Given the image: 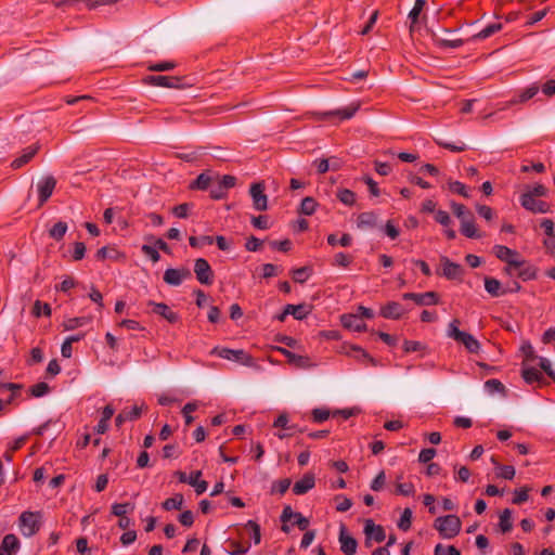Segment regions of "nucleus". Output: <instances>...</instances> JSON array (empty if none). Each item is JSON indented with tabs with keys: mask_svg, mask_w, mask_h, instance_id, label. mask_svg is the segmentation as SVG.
<instances>
[{
	"mask_svg": "<svg viewBox=\"0 0 555 555\" xmlns=\"http://www.w3.org/2000/svg\"><path fill=\"white\" fill-rule=\"evenodd\" d=\"M434 528L438 530L443 539H453L456 537L462 528L461 519L453 514L440 516L435 519Z\"/></svg>",
	"mask_w": 555,
	"mask_h": 555,
	"instance_id": "f03ea898",
	"label": "nucleus"
},
{
	"mask_svg": "<svg viewBox=\"0 0 555 555\" xmlns=\"http://www.w3.org/2000/svg\"><path fill=\"white\" fill-rule=\"evenodd\" d=\"M379 314L385 319L399 320L404 314V309L397 301H388L380 308Z\"/></svg>",
	"mask_w": 555,
	"mask_h": 555,
	"instance_id": "6ab92c4d",
	"label": "nucleus"
},
{
	"mask_svg": "<svg viewBox=\"0 0 555 555\" xmlns=\"http://www.w3.org/2000/svg\"><path fill=\"white\" fill-rule=\"evenodd\" d=\"M53 470L52 465H43L38 467L33 473V481L36 483L44 482L46 478L49 476L50 472Z\"/></svg>",
	"mask_w": 555,
	"mask_h": 555,
	"instance_id": "603ef678",
	"label": "nucleus"
},
{
	"mask_svg": "<svg viewBox=\"0 0 555 555\" xmlns=\"http://www.w3.org/2000/svg\"><path fill=\"white\" fill-rule=\"evenodd\" d=\"M210 354L220 357L225 360L238 362L245 366L254 365V358L251 354L247 353L243 349H230V348H220L215 347Z\"/></svg>",
	"mask_w": 555,
	"mask_h": 555,
	"instance_id": "20e7f679",
	"label": "nucleus"
},
{
	"mask_svg": "<svg viewBox=\"0 0 555 555\" xmlns=\"http://www.w3.org/2000/svg\"><path fill=\"white\" fill-rule=\"evenodd\" d=\"M40 518L41 515L39 512L33 513L26 511L21 514L18 518V527L24 537H33L39 531Z\"/></svg>",
	"mask_w": 555,
	"mask_h": 555,
	"instance_id": "39448f33",
	"label": "nucleus"
},
{
	"mask_svg": "<svg viewBox=\"0 0 555 555\" xmlns=\"http://www.w3.org/2000/svg\"><path fill=\"white\" fill-rule=\"evenodd\" d=\"M177 64L173 61H162L150 64L147 69L151 72H168L176 68Z\"/></svg>",
	"mask_w": 555,
	"mask_h": 555,
	"instance_id": "13d9d810",
	"label": "nucleus"
},
{
	"mask_svg": "<svg viewBox=\"0 0 555 555\" xmlns=\"http://www.w3.org/2000/svg\"><path fill=\"white\" fill-rule=\"evenodd\" d=\"M39 149H40V146L38 144L30 145V146H27L26 149H24L23 154L20 157L15 158L11 163V168L20 169L23 166H25L26 164H28L34 158V156L38 153Z\"/></svg>",
	"mask_w": 555,
	"mask_h": 555,
	"instance_id": "aec40b11",
	"label": "nucleus"
},
{
	"mask_svg": "<svg viewBox=\"0 0 555 555\" xmlns=\"http://www.w3.org/2000/svg\"><path fill=\"white\" fill-rule=\"evenodd\" d=\"M339 543L340 550L345 555H353L357 552L358 542L357 540L347 533L345 525L340 526L339 530Z\"/></svg>",
	"mask_w": 555,
	"mask_h": 555,
	"instance_id": "f3484780",
	"label": "nucleus"
},
{
	"mask_svg": "<svg viewBox=\"0 0 555 555\" xmlns=\"http://www.w3.org/2000/svg\"><path fill=\"white\" fill-rule=\"evenodd\" d=\"M377 224V215L373 211L361 212L357 218V225L360 229L374 228Z\"/></svg>",
	"mask_w": 555,
	"mask_h": 555,
	"instance_id": "c756f323",
	"label": "nucleus"
},
{
	"mask_svg": "<svg viewBox=\"0 0 555 555\" xmlns=\"http://www.w3.org/2000/svg\"><path fill=\"white\" fill-rule=\"evenodd\" d=\"M120 257H124V255L119 250L107 246L101 247L95 254V258L101 261L105 260L106 258L118 260Z\"/></svg>",
	"mask_w": 555,
	"mask_h": 555,
	"instance_id": "4c0bfd02",
	"label": "nucleus"
},
{
	"mask_svg": "<svg viewBox=\"0 0 555 555\" xmlns=\"http://www.w3.org/2000/svg\"><path fill=\"white\" fill-rule=\"evenodd\" d=\"M440 261L442 263V270L441 272L438 270L437 274L442 275L448 280L462 281L464 268L460 263L451 261L446 256H442Z\"/></svg>",
	"mask_w": 555,
	"mask_h": 555,
	"instance_id": "1a4fd4ad",
	"label": "nucleus"
},
{
	"mask_svg": "<svg viewBox=\"0 0 555 555\" xmlns=\"http://www.w3.org/2000/svg\"><path fill=\"white\" fill-rule=\"evenodd\" d=\"M412 525V511L406 507L401 514V517L398 521V528L402 531H408Z\"/></svg>",
	"mask_w": 555,
	"mask_h": 555,
	"instance_id": "6e6d98bb",
	"label": "nucleus"
},
{
	"mask_svg": "<svg viewBox=\"0 0 555 555\" xmlns=\"http://www.w3.org/2000/svg\"><path fill=\"white\" fill-rule=\"evenodd\" d=\"M448 185L449 190L453 193H456L465 198H468L470 196L466 185L460 181H449Z\"/></svg>",
	"mask_w": 555,
	"mask_h": 555,
	"instance_id": "e2e57ef3",
	"label": "nucleus"
},
{
	"mask_svg": "<svg viewBox=\"0 0 555 555\" xmlns=\"http://www.w3.org/2000/svg\"><path fill=\"white\" fill-rule=\"evenodd\" d=\"M135 508V504L133 502H125V503H114L112 505L111 513L116 517L126 516L128 513H132Z\"/></svg>",
	"mask_w": 555,
	"mask_h": 555,
	"instance_id": "473e14b6",
	"label": "nucleus"
},
{
	"mask_svg": "<svg viewBox=\"0 0 555 555\" xmlns=\"http://www.w3.org/2000/svg\"><path fill=\"white\" fill-rule=\"evenodd\" d=\"M451 208L455 217L461 220V223L463 222V220L473 219L474 217L472 211L468 210L466 206L463 204L451 202Z\"/></svg>",
	"mask_w": 555,
	"mask_h": 555,
	"instance_id": "37998d69",
	"label": "nucleus"
},
{
	"mask_svg": "<svg viewBox=\"0 0 555 555\" xmlns=\"http://www.w3.org/2000/svg\"><path fill=\"white\" fill-rule=\"evenodd\" d=\"M30 396L40 398L48 395L51 391L50 386L46 382H39L29 388Z\"/></svg>",
	"mask_w": 555,
	"mask_h": 555,
	"instance_id": "3c124183",
	"label": "nucleus"
},
{
	"mask_svg": "<svg viewBox=\"0 0 555 555\" xmlns=\"http://www.w3.org/2000/svg\"><path fill=\"white\" fill-rule=\"evenodd\" d=\"M502 29L501 23H492L473 36L475 40H485Z\"/></svg>",
	"mask_w": 555,
	"mask_h": 555,
	"instance_id": "ea45409f",
	"label": "nucleus"
},
{
	"mask_svg": "<svg viewBox=\"0 0 555 555\" xmlns=\"http://www.w3.org/2000/svg\"><path fill=\"white\" fill-rule=\"evenodd\" d=\"M192 273L189 268H168L164 272L163 280L166 284L170 286H179L182 284L184 280L191 279Z\"/></svg>",
	"mask_w": 555,
	"mask_h": 555,
	"instance_id": "6e6552de",
	"label": "nucleus"
},
{
	"mask_svg": "<svg viewBox=\"0 0 555 555\" xmlns=\"http://www.w3.org/2000/svg\"><path fill=\"white\" fill-rule=\"evenodd\" d=\"M460 320L454 319L449 323L448 335L455 341L462 344L469 353H478L480 343L472 334L459 328Z\"/></svg>",
	"mask_w": 555,
	"mask_h": 555,
	"instance_id": "f257e3e1",
	"label": "nucleus"
},
{
	"mask_svg": "<svg viewBox=\"0 0 555 555\" xmlns=\"http://www.w3.org/2000/svg\"><path fill=\"white\" fill-rule=\"evenodd\" d=\"M194 273L197 281L203 285H211L214 283L215 273L211 266L205 258H197L194 262Z\"/></svg>",
	"mask_w": 555,
	"mask_h": 555,
	"instance_id": "423d86ee",
	"label": "nucleus"
},
{
	"mask_svg": "<svg viewBox=\"0 0 555 555\" xmlns=\"http://www.w3.org/2000/svg\"><path fill=\"white\" fill-rule=\"evenodd\" d=\"M494 255L501 261L507 263L508 261H517L516 257L519 256V253L516 249H512L504 245H494L493 247Z\"/></svg>",
	"mask_w": 555,
	"mask_h": 555,
	"instance_id": "b1692460",
	"label": "nucleus"
},
{
	"mask_svg": "<svg viewBox=\"0 0 555 555\" xmlns=\"http://www.w3.org/2000/svg\"><path fill=\"white\" fill-rule=\"evenodd\" d=\"M51 313H52V309H51V306L48 302H42L39 299H37L34 302V306H33V309H31V314L35 318H41L42 315L51 317Z\"/></svg>",
	"mask_w": 555,
	"mask_h": 555,
	"instance_id": "79ce46f5",
	"label": "nucleus"
},
{
	"mask_svg": "<svg viewBox=\"0 0 555 555\" xmlns=\"http://www.w3.org/2000/svg\"><path fill=\"white\" fill-rule=\"evenodd\" d=\"M337 199L346 206H353L356 204V193L349 189L340 188L336 192Z\"/></svg>",
	"mask_w": 555,
	"mask_h": 555,
	"instance_id": "72a5a7b5",
	"label": "nucleus"
},
{
	"mask_svg": "<svg viewBox=\"0 0 555 555\" xmlns=\"http://www.w3.org/2000/svg\"><path fill=\"white\" fill-rule=\"evenodd\" d=\"M435 143L446 150L451 152H464L467 147L463 142H459V144L447 142L442 139H434Z\"/></svg>",
	"mask_w": 555,
	"mask_h": 555,
	"instance_id": "5fc2aeb1",
	"label": "nucleus"
},
{
	"mask_svg": "<svg viewBox=\"0 0 555 555\" xmlns=\"http://www.w3.org/2000/svg\"><path fill=\"white\" fill-rule=\"evenodd\" d=\"M364 533H365V545L371 546L370 540H374L377 543H380L385 540L386 533L380 525H376L372 519H366L364 524Z\"/></svg>",
	"mask_w": 555,
	"mask_h": 555,
	"instance_id": "4468645a",
	"label": "nucleus"
},
{
	"mask_svg": "<svg viewBox=\"0 0 555 555\" xmlns=\"http://www.w3.org/2000/svg\"><path fill=\"white\" fill-rule=\"evenodd\" d=\"M143 81L146 85L169 89H186L192 86L191 82L186 81V77L181 76L150 75Z\"/></svg>",
	"mask_w": 555,
	"mask_h": 555,
	"instance_id": "7ed1b4c3",
	"label": "nucleus"
},
{
	"mask_svg": "<svg viewBox=\"0 0 555 555\" xmlns=\"http://www.w3.org/2000/svg\"><path fill=\"white\" fill-rule=\"evenodd\" d=\"M351 262H352V256L345 254L343 251H339L334 256L332 264L336 266V267L347 268L351 264Z\"/></svg>",
	"mask_w": 555,
	"mask_h": 555,
	"instance_id": "680f3d73",
	"label": "nucleus"
},
{
	"mask_svg": "<svg viewBox=\"0 0 555 555\" xmlns=\"http://www.w3.org/2000/svg\"><path fill=\"white\" fill-rule=\"evenodd\" d=\"M66 231L67 223L64 221H59L49 230V235L50 237L59 242L63 240L64 235L66 234Z\"/></svg>",
	"mask_w": 555,
	"mask_h": 555,
	"instance_id": "09e8293b",
	"label": "nucleus"
},
{
	"mask_svg": "<svg viewBox=\"0 0 555 555\" xmlns=\"http://www.w3.org/2000/svg\"><path fill=\"white\" fill-rule=\"evenodd\" d=\"M56 186V179L53 176L43 177L37 184L39 205H43L52 195Z\"/></svg>",
	"mask_w": 555,
	"mask_h": 555,
	"instance_id": "2eb2a0df",
	"label": "nucleus"
},
{
	"mask_svg": "<svg viewBox=\"0 0 555 555\" xmlns=\"http://www.w3.org/2000/svg\"><path fill=\"white\" fill-rule=\"evenodd\" d=\"M360 104L359 103H351L350 105L333 111H326L320 113L322 120H331L334 117L338 118V120H347L352 118L356 113L359 111Z\"/></svg>",
	"mask_w": 555,
	"mask_h": 555,
	"instance_id": "9d476101",
	"label": "nucleus"
},
{
	"mask_svg": "<svg viewBox=\"0 0 555 555\" xmlns=\"http://www.w3.org/2000/svg\"><path fill=\"white\" fill-rule=\"evenodd\" d=\"M182 504H183V495L181 493H176L172 498L165 500L162 503V506L166 511H171V509H181Z\"/></svg>",
	"mask_w": 555,
	"mask_h": 555,
	"instance_id": "de8ad7c7",
	"label": "nucleus"
},
{
	"mask_svg": "<svg viewBox=\"0 0 555 555\" xmlns=\"http://www.w3.org/2000/svg\"><path fill=\"white\" fill-rule=\"evenodd\" d=\"M149 307H153V312L157 315H160L165 320H167L170 324H176L180 322L181 317L179 313L172 311L168 305L164 302H155L153 300H150L147 302Z\"/></svg>",
	"mask_w": 555,
	"mask_h": 555,
	"instance_id": "dca6fc26",
	"label": "nucleus"
},
{
	"mask_svg": "<svg viewBox=\"0 0 555 555\" xmlns=\"http://www.w3.org/2000/svg\"><path fill=\"white\" fill-rule=\"evenodd\" d=\"M485 289L491 297L504 296V286L502 283L492 276H485Z\"/></svg>",
	"mask_w": 555,
	"mask_h": 555,
	"instance_id": "cd10ccee",
	"label": "nucleus"
},
{
	"mask_svg": "<svg viewBox=\"0 0 555 555\" xmlns=\"http://www.w3.org/2000/svg\"><path fill=\"white\" fill-rule=\"evenodd\" d=\"M485 388L490 393H493V392H504L505 391V386L503 385V383L500 382L499 379H495V378L488 379L485 383Z\"/></svg>",
	"mask_w": 555,
	"mask_h": 555,
	"instance_id": "69168bd1",
	"label": "nucleus"
},
{
	"mask_svg": "<svg viewBox=\"0 0 555 555\" xmlns=\"http://www.w3.org/2000/svg\"><path fill=\"white\" fill-rule=\"evenodd\" d=\"M492 463L494 464V474L498 478L504 480H512L515 476V467L513 465H503L500 464L495 457H491Z\"/></svg>",
	"mask_w": 555,
	"mask_h": 555,
	"instance_id": "c85d7f7f",
	"label": "nucleus"
},
{
	"mask_svg": "<svg viewBox=\"0 0 555 555\" xmlns=\"http://www.w3.org/2000/svg\"><path fill=\"white\" fill-rule=\"evenodd\" d=\"M520 205L528 211L533 214H546L551 210V205L544 201L535 199L529 194L520 195Z\"/></svg>",
	"mask_w": 555,
	"mask_h": 555,
	"instance_id": "ddd939ff",
	"label": "nucleus"
},
{
	"mask_svg": "<svg viewBox=\"0 0 555 555\" xmlns=\"http://www.w3.org/2000/svg\"><path fill=\"white\" fill-rule=\"evenodd\" d=\"M214 243V236L202 235V236H190L189 244L193 248H202L205 245H211Z\"/></svg>",
	"mask_w": 555,
	"mask_h": 555,
	"instance_id": "864d4df0",
	"label": "nucleus"
},
{
	"mask_svg": "<svg viewBox=\"0 0 555 555\" xmlns=\"http://www.w3.org/2000/svg\"><path fill=\"white\" fill-rule=\"evenodd\" d=\"M461 233L468 238H480L481 234L477 231L474 218L468 220H463L461 223Z\"/></svg>",
	"mask_w": 555,
	"mask_h": 555,
	"instance_id": "e433bc0d",
	"label": "nucleus"
},
{
	"mask_svg": "<svg viewBox=\"0 0 555 555\" xmlns=\"http://www.w3.org/2000/svg\"><path fill=\"white\" fill-rule=\"evenodd\" d=\"M350 350L357 352L354 358L358 361L366 360L372 366L378 365V361L375 358H373L369 352H366L362 347L352 345V346H350Z\"/></svg>",
	"mask_w": 555,
	"mask_h": 555,
	"instance_id": "c03bdc74",
	"label": "nucleus"
},
{
	"mask_svg": "<svg viewBox=\"0 0 555 555\" xmlns=\"http://www.w3.org/2000/svg\"><path fill=\"white\" fill-rule=\"evenodd\" d=\"M414 304L417 306H434L440 304V295L430 291L425 293H416Z\"/></svg>",
	"mask_w": 555,
	"mask_h": 555,
	"instance_id": "393cba45",
	"label": "nucleus"
},
{
	"mask_svg": "<svg viewBox=\"0 0 555 555\" xmlns=\"http://www.w3.org/2000/svg\"><path fill=\"white\" fill-rule=\"evenodd\" d=\"M519 262H524L520 267L517 268L516 276L524 282L532 281L538 278V268L534 264L529 263L525 259L518 260Z\"/></svg>",
	"mask_w": 555,
	"mask_h": 555,
	"instance_id": "412c9836",
	"label": "nucleus"
},
{
	"mask_svg": "<svg viewBox=\"0 0 555 555\" xmlns=\"http://www.w3.org/2000/svg\"><path fill=\"white\" fill-rule=\"evenodd\" d=\"M340 322L341 325L347 330L359 333L367 331L366 324L357 314L345 313L340 317Z\"/></svg>",
	"mask_w": 555,
	"mask_h": 555,
	"instance_id": "a211bd4d",
	"label": "nucleus"
},
{
	"mask_svg": "<svg viewBox=\"0 0 555 555\" xmlns=\"http://www.w3.org/2000/svg\"><path fill=\"white\" fill-rule=\"evenodd\" d=\"M319 204L313 197L307 196L302 198L298 212L300 215L311 216L315 212Z\"/></svg>",
	"mask_w": 555,
	"mask_h": 555,
	"instance_id": "f704fd0d",
	"label": "nucleus"
},
{
	"mask_svg": "<svg viewBox=\"0 0 555 555\" xmlns=\"http://www.w3.org/2000/svg\"><path fill=\"white\" fill-rule=\"evenodd\" d=\"M402 347H403V351L405 353L422 351V350L426 349V345H424L423 343H421L418 340H409V339H405L403 341Z\"/></svg>",
	"mask_w": 555,
	"mask_h": 555,
	"instance_id": "0e129e2a",
	"label": "nucleus"
},
{
	"mask_svg": "<svg viewBox=\"0 0 555 555\" xmlns=\"http://www.w3.org/2000/svg\"><path fill=\"white\" fill-rule=\"evenodd\" d=\"M264 189L263 182L253 183L249 189L254 208L259 211L268 209V197L264 194Z\"/></svg>",
	"mask_w": 555,
	"mask_h": 555,
	"instance_id": "f8f14e48",
	"label": "nucleus"
},
{
	"mask_svg": "<svg viewBox=\"0 0 555 555\" xmlns=\"http://www.w3.org/2000/svg\"><path fill=\"white\" fill-rule=\"evenodd\" d=\"M352 236L349 233H344L340 238H337L335 233H331L326 236V242L330 246L340 245L343 247H349L352 244Z\"/></svg>",
	"mask_w": 555,
	"mask_h": 555,
	"instance_id": "2f4dec72",
	"label": "nucleus"
},
{
	"mask_svg": "<svg viewBox=\"0 0 555 555\" xmlns=\"http://www.w3.org/2000/svg\"><path fill=\"white\" fill-rule=\"evenodd\" d=\"M168 482L171 483H188V474L182 470L172 472L169 476V479L163 478L162 483Z\"/></svg>",
	"mask_w": 555,
	"mask_h": 555,
	"instance_id": "052dcab7",
	"label": "nucleus"
},
{
	"mask_svg": "<svg viewBox=\"0 0 555 555\" xmlns=\"http://www.w3.org/2000/svg\"><path fill=\"white\" fill-rule=\"evenodd\" d=\"M434 555H461V552L453 545L444 547L442 544H437Z\"/></svg>",
	"mask_w": 555,
	"mask_h": 555,
	"instance_id": "774afa93",
	"label": "nucleus"
},
{
	"mask_svg": "<svg viewBox=\"0 0 555 555\" xmlns=\"http://www.w3.org/2000/svg\"><path fill=\"white\" fill-rule=\"evenodd\" d=\"M540 369L555 383V372L552 369L551 361L546 358L539 357Z\"/></svg>",
	"mask_w": 555,
	"mask_h": 555,
	"instance_id": "338daca9",
	"label": "nucleus"
},
{
	"mask_svg": "<svg viewBox=\"0 0 555 555\" xmlns=\"http://www.w3.org/2000/svg\"><path fill=\"white\" fill-rule=\"evenodd\" d=\"M499 526L503 533L512 530L513 524H512V511L511 509L505 508L501 513Z\"/></svg>",
	"mask_w": 555,
	"mask_h": 555,
	"instance_id": "8fccbe9b",
	"label": "nucleus"
},
{
	"mask_svg": "<svg viewBox=\"0 0 555 555\" xmlns=\"http://www.w3.org/2000/svg\"><path fill=\"white\" fill-rule=\"evenodd\" d=\"M539 92V87L537 85H532L525 90H522L517 96L511 100L512 104L525 103L532 99Z\"/></svg>",
	"mask_w": 555,
	"mask_h": 555,
	"instance_id": "c9c22d12",
	"label": "nucleus"
},
{
	"mask_svg": "<svg viewBox=\"0 0 555 555\" xmlns=\"http://www.w3.org/2000/svg\"><path fill=\"white\" fill-rule=\"evenodd\" d=\"M204 154H205L204 147L203 146H197V147H195L194 150H192L190 152L176 153L175 157L178 158V159H181V160H183L185 163H195Z\"/></svg>",
	"mask_w": 555,
	"mask_h": 555,
	"instance_id": "7c9ffc66",
	"label": "nucleus"
},
{
	"mask_svg": "<svg viewBox=\"0 0 555 555\" xmlns=\"http://www.w3.org/2000/svg\"><path fill=\"white\" fill-rule=\"evenodd\" d=\"M434 41L440 47V48H450V49H457L460 47H462L464 44V40L463 39H454V40H449V39H442V38H437L436 36H434Z\"/></svg>",
	"mask_w": 555,
	"mask_h": 555,
	"instance_id": "bf43d9fd",
	"label": "nucleus"
},
{
	"mask_svg": "<svg viewBox=\"0 0 555 555\" xmlns=\"http://www.w3.org/2000/svg\"><path fill=\"white\" fill-rule=\"evenodd\" d=\"M521 377L529 385L533 383H544L542 373L533 366H527L525 362L522 363Z\"/></svg>",
	"mask_w": 555,
	"mask_h": 555,
	"instance_id": "bb28decb",
	"label": "nucleus"
},
{
	"mask_svg": "<svg viewBox=\"0 0 555 555\" xmlns=\"http://www.w3.org/2000/svg\"><path fill=\"white\" fill-rule=\"evenodd\" d=\"M312 274V268L304 266L292 271V276L296 283L304 284Z\"/></svg>",
	"mask_w": 555,
	"mask_h": 555,
	"instance_id": "49530a36",
	"label": "nucleus"
},
{
	"mask_svg": "<svg viewBox=\"0 0 555 555\" xmlns=\"http://www.w3.org/2000/svg\"><path fill=\"white\" fill-rule=\"evenodd\" d=\"M142 414V409L138 405H133L130 409H124L116 417L115 425L116 427H120L127 421H135Z\"/></svg>",
	"mask_w": 555,
	"mask_h": 555,
	"instance_id": "5701e85b",
	"label": "nucleus"
},
{
	"mask_svg": "<svg viewBox=\"0 0 555 555\" xmlns=\"http://www.w3.org/2000/svg\"><path fill=\"white\" fill-rule=\"evenodd\" d=\"M426 4L425 0H415L414 7L410 11L408 18L411 22L410 30H413V26L418 22L420 14L423 11L424 7Z\"/></svg>",
	"mask_w": 555,
	"mask_h": 555,
	"instance_id": "a18cd8bd",
	"label": "nucleus"
},
{
	"mask_svg": "<svg viewBox=\"0 0 555 555\" xmlns=\"http://www.w3.org/2000/svg\"><path fill=\"white\" fill-rule=\"evenodd\" d=\"M91 321L90 317H75L69 318L63 322L64 331H73L88 324Z\"/></svg>",
	"mask_w": 555,
	"mask_h": 555,
	"instance_id": "58836bf2",
	"label": "nucleus"
},
{
	"mask_svg": "<svg viewBox=\"0 0 555 555\" xmlns=\"http://www.w3.org/2000/svg\"><path fill=\"white\" fill-rule=\"evenodd\" d=\"M119 0H54L53 3L56 8L73 7L79 9V4L83 3L89 10H94L102 5H112Z\"/></svg>",
	"mask_w": 555,
	"mask_h": 555,
	"instance_id": "0eeeda50",
	"label": "nucleus"
},
{
	"mask_svg": "<svg viewBox=\"0 0 555 555\" xmlns=\"http://www.w3.org/2000/svg\"><path fill=\"white\" fill-rule=\"evenodd\" d=\"M331 411L324 408H315L311 412L312 421L317 424H321L327 421L331 416Z\"/></svg>",
	"mask_w": 555,
	"mask_h": 555,
	"instance_id": "4d7b16f0",
	"label": "nucleus"
},
{
	"mask_svg": "<svg viewBox=\"0 0 555 555\" xmlns=\"http://www.w3.org/2000/svg\"><path fill=\"white\" fill-rule=\"evenodd\" d=\"M210 183H211V178L206 172H202L197 176V178L195 180H193L190 183L189 188L191 190L206 191L209 188Z\"/></svg>",
	"mask_w": 555,
	"mask_h": 555,
	"instance_id": "a19ab883",
	"label": "nucleus"
},
{
	"mask_svg": "<svg viewBox=\"0 0 555 555\" xmlns=\"http://www.w3.org/2000/svg\"><path fill=\"white\" fill-rule=\"evenodd\" d=\"M312 307L302 302L299 305H286V313L294 317L295 320L301 321L308 317L311 312Z\"/></svg>",
	"mask_w": 555,
	"mask_h": 555,
	"instance_id": "a878e982",
	"label": "nucleus"
},
{
	"mask_svg": "<svg viewBox=\"0 0 555 555\" xmlns=\"http://www.w3.org/2000/svg\"><path fill=\"white\" fill-rule=\"evenodd\" d=\"M20 540L13 533L4 535L0 545V555H13L20 548Z\"/></svg>",
	"mask_w": 555,
	"mask_h": 555,
	"instance_id": "4be33fe9",
	"label": "nucleus"
},
{
	"mask_svg": "<svg viewBox=\"0 0 555 555\" xmlns=\"http://www.w3.org/2000/svg\"><path fill=\"white\" fill-rule=\"evenodd\" d=\"M274 349L286 358L287 363L294 365L295 367L310 369L314 365L308 356L297 354L284 347H275Z\"/></svg>",
	"mask_w": 555,
	"mask_h": 555,
	"instance_id": "9b49d317",
	"label": "nucleus"
}]
</instances>
